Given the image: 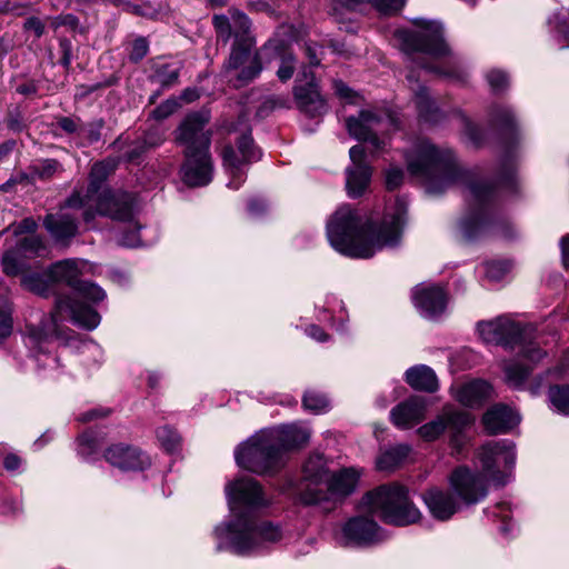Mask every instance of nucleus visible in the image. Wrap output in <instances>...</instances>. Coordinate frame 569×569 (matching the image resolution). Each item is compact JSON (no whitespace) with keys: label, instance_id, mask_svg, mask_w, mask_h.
Returning <instances> with one entry per match:
<instances>
[{"label":"nucleus","instance_id":"1","mask_svg":"<svg viewBox=\"0 0 569 569\" xmlns=\"http://www.w3.org/2000/svg\"><path fill=\"white\" fill-rule=\"evenodd\" d=\"M409 173L420 179L430 194H439L456 183L467 184L470 212L461 220L460 229L467 240L486 233L491 223L496 200L501 193H516L517 178L503 160V172L495 186L472 181V173L462 169L448 148H438L428 140L417 141L406 154Z\"/></svg>","mask_w":569,"mask_h":569},{"label":"nucleus","instance_id":"2","mask_svg":"<svg viewBox=\"0 0 569 569\" xmlns=\"http://www.w3.org/2000/svg\"><path fill=\"white\" fill-rule=\"evenodd\" d=\"M81 264L80 260L64 259L49 267L53 287L64 283L73 290V296H59L50 318L38 327L28 328L27 345L37 350L34 360L39 367L59 369V357L50 356L48 346L53 340H59L64 346L69 343L70 337L61 328L62 321L69 319L87 330L96 329L101 321L100 315L82 300L99 302L106 298V292L92 282L80 280Z\"/></svg>","mask_w":569,"mask_h":569},{"label":"nucleus","instance_id":"3","mask_svg":"<svg viewBox=\"0 0 569 569\" xmlns=\"http://www.w3.org/2000/svg\"><path fill=\"white\" fill-rule=\"evenodd\" d=\"M407 201L396 199L388 207L380 223L365 221L349 204L339 207L327 222V237L331 247L339 253L368 259L383 248L396 247L401 239L406 221Z\"/></svg>","mask_w":569,"mask_h":569},{"label":"nucleus","instance_id":"4","mask_svg":"<svg viewBox=\"0 0 569 569\" xmlns=\"http://www.w3.org/2000/svg\"><path fill=\"white\" fill-rule=\"evenodd\" d=\"M477 330L483 342L502 346L516 351L517 359L505 363L507 383L512 388H522L533 369L546 352L540 348L541 339L531 325L498 317L490 321H480Z\"/></svg>","mask_w":569,"mask_h":569},{"label":"nucleus","instance_id":"5","mask_svg":"<svg viewBox=\"0 0 569 569\" xmlns=\"http://www.w3.org/2000/svg\"><path fill=\"white\" fill-rule=\"evenodd\" d=\"M416 30L395 32L400 48L407 54H421L415 66L438 77L463 81L467 69L460 56L452 52L443 37V27L437 21L417 19Z\"/></svg>","mask_w":569,"mask_h":569},{"label":"nucleus","instance_id":"6","mask_svg":"<svg viewBox=\"0 0 569 569\" xmlns=\"http://www.w3.org/2000/svg\"><path fill=\"white\" fill-rule=\"evenodd\" d=\"M112 166L108 161L92 166L89 186L86 190L76 189L67 199L66 207L82 209L84 222H91L97 216H103L123 222H133L137 213L136 197L128 192L102 190V184Z\"/></svg>","mask_w":569,"mask_h":569},{"label":"nucleus","instance_id":"7","mask_svg":"<svg viewBox=\"0 0 569 569\" xmlns=\"http://www.w3.org/2000/svg\"><path fill=\"white\" fill-rule=\"evenodd\" d=\"M210 114L191 113L186 117L177 130V141L186 146V163L182 167V180L190 187H201L210 182L211 131L206 129Z\"/></svg>","mask_w":569,"mask_h":569},{"label":"nucleus","instance_id":"8","mask_svg":"<svg viewBox=\"0 0 569 569\" xmlns=\"http://www.w3.org/2000/svg\"><path fill=\"white\" fill-rule=\"evenodd\" d=\"M249 29L250 21L242 12L233 11L230 18L216 14V33L224 40L231 34L236 38L226 64L227 71H237L236 87L252 81L262 70L260 52L256 49L254 39L248 33Z\"/></svg>","mask_w":569,"mask_h":569},{"label":"nucleus","instance_id":"9","mask_svg":"<svg viewBox=\"0 0 569 569\" xmlns=\"http://www.w3.org/2000/svg\"><path fill=\"white\" fill-rule=\"evenodd\" d=\"M220 548L251 556L268 551L283 539L282 527L272 521L254 522L253 518L230 520L218 530Z\"/></svg>","mask_w":569,"mask_h":569},{"label":"nucleus","instance_id":"10","mask_svg":"<svg viewBox=\"0 0 569 569\" xmlns=\"http://www.w3.org/2000/svg\"><path fill=\"white\" fill-rule=\"evenodd\" d=\"M360 508L396 526H408L421 518L420 510L409 497V490L396 482L367 492L361 498Z\"/></svg>","mask_w":569,"mask_h":569},{"label":"nucleus","instance_id":"11","mask_svg":"<svg viewBox=\"0 0 569 569\" xmlns=\"http://www.w3.org/2000/svg\"><path fill=\"white\" fill-rule=\"evenodd\" d=\"M273 439L262 429L241 442L234 450L238 467L258 476L278 473L286 460Z\"/></svg>","mask_w":569,"mask_h":569},{"label":"nucleus","instance_id":"12","mask_svg":"<svg viewBox=\"0 0 569 569\" xmlns=\"http://www.w3.org/2000/svg\"><path fill=\"white\" fill-rule=\"evenodd\" d=\"M480 473L495 486L507 485L516 466V447L511 440H491L476 451Z\"/></svg>","mask_w":569,"mask_h":569},{"label":"nucleus","instance_id":"13","mask_svg":"<svg viewBox=\"0 0 569 569\" xmlns=\"http://www.w3.org/2000/svg\"><path fill=\"white\" fill-rule=\"evenodd\" d=\"M475 418L469 412L446 406L439 416L418 428L417 433L425 441L431 442L448 429L449 445L455 453L459 455L469 442L467 430Z\"/></svg>","mask_w":569,"mask_h":569},{"label":"nucleus","instance_id":"14","mask_svg":"<svg viewBox=\"0 0 569 569\" xmlns=\"http://www.w3.org/2000/svg\"><path fill=\"white\" fill-rule=\"evenodd\" d=\"M226 495L233 519H250L252 513L272 505L263 487L253 478H240L226 486Z\"/></svg>","mask_w":569,"mask_h":569},{"label":"nucleus","instance_id":"15","mask_svg":"<svg viewBox=\"0 0 569 569\" xmlns=\"http://www.w3.org/2000/svg\"><path fill=\"white\" fill-rule=\"evenodd\" d=\"M346 124L351 137L370 144L372 156L387 146L386 139L379 138V134L390 128H397V123L390 114L377 109H363L357 117H349Z\"/></svg>","mask_w":569,"mask_h":569},{"label":"nucleus","instance_id":"16","mask_svg":"<svg viewBox=\"0 0 569 569\" xmlns=\"http://www.w3.org/2000/svg\"><path fill=\"white\" fill-rule=\"evenodd\" d=\"M229 131H241L238 139V153L232 147L224 148L222 152L223 167L231 174L232 180L228 182V188L237 190L244 181V174L241 166L247 162H253L260 159L261 154L259 149L253 144V140L248 127V117L241 114L238 119V124L229 128Z\"/></svg>","mask_w":569,"mask_h":569},{"label":"nucleus","instance_id":"17","mask_svg":"<svg viewBox=\"0 0 569 569\" xmlns=\"http://www.w3.org/2000/svg\"><path fill=\"white\" fill-rule=\"evenodd\" d=\"M361 472L356 468H343L328 478L325 488L309 489L302 496V503L307 506L345 499L355 492Z\"/></svg>","mask_w":569,"mask_h":569},{"label":"nucleus","instance_id":"18","mask_svg":"<svg viewBox=\"0 0 569 569\" xmlns=\"http://www.w3.org/2000/svg\"><path fill=\"white\" fill-rule=\"evenodd\" d=\"M448 480L452 493L465 506L477 505L488 496V480L467 466L455 468Z\"/></svg>","mask_w":569,"mask_h":569},{"label":"nucleus","instance_id":"19","mask_svg":"<svg viewBox=\"0 0 569 569\" xmlns=\"http://www.w3.org/2000/svg\"><path fill=\"white\" fill-rule=\"evenodd\" d=\"M293 97L298 108L310 117L322 116L328 111V104L320 94L315 74L307 68L298 74Z\"/></svg>","mask_w":569,"mask_h":569},{"label":"nucleus","instance_id":"20","mask_svg":"<svg viewBox=\"0 0 569 569\" xmlns=\"http://www.w3.org/2000/svg\"><path fill=\"white\" fill-rule=\"evenodd\" d=\"M350 164L346 168V190L350 198L361 197L369 188L372 167L362 146L349 150Z\"/></svg>","mask_w":569,"mask_h":569},{"label":"nucleus","instance_id":"21","mask_svg":"<svg viewBox=\"0 0 569 569\" xmlns=\"http://www.w3.org/2000/svg\"><path fill=\"white\" fill-rule=\"evenodd\" d=\"M381 538L380 527L373 520L358 516L342 526L338 541L343 547H360L375 543Z\"/></svg>","mask_w":569,"mask_h":569},{"label":"nucleus","instance_id":"22","mask_svg":"<svg viewBox=\"0 0 569 569\" xmlns=\"http://www.w3.org/2000/svg\"><path fill=\"white\" fill-rule=\"evenodd\" d=\"M412 301L422 317L433 319L446 310L448 295L439 284L420 283L412 290Z\"/></svg>","mask_w":569,"mask_h":569},{"label":"nucleus","instance_id":"23","mask_svg":"<svg viewBox=\"0 0 569 569\" xmlns=\"http://www.w3.org/2000/svg\"><path fill=\"white\" fill-rule=\"evenodd\" d=\"M106 460L123 470V471H142L150 467V458L140 449L124 446L113 445L104 452Z\"/></svg>","mask_w":569,"mask_h":569},{"label":"nucleus","instance_id":"24","mask_svg":"<svg viewBox=\"0 0 569 569\" xmlns=\"http://www.w3.org/2000/svg\"><path fill=\"white\" fill-rule=\"evenodd\" d=\"M66 201L56 213H48L43 219V227L52 239L64 246L78 233V220L72 214L66 212Z\"/></svg>","mask_w":569,"mask_h":569},{"label":"nucleus","instance_id":"25","mask_svg":"<svg viewBox=\"0 0 569 569\" xmlns=\"http://www.w3.org/2000/svg\"><path fill=\"white\" fill-rule=\"evenodd\" d=\"M330 477L329 467L323 455H310L302 466L301 488L299 500L302 503V496L309 489H322Z\"/></svg>","mask_w":569,"mask_h":569},{"label":"nucleus","instance_id":"26","mask_svg":"<svg viewBox=\"0 0 569 569\" xmlns=\"http://www.w3.org/2000/svg\"><path fill=\"white\" fill-rule=\"evenodd\" d=\"M422 499L430 515L439 521L451 519L460 509L458 500L445 489L430 488L423 492Z\"/></svg>","mask_w":569,"mask_h":569},{"label":"nucleus","instance_id":"27","mask_svg":"<svg viewBox=\"0 0 569 569\" xmlns=\"http://www.w3.org/2000/svg\"><path fill=\"white\" fill-rule=\"evenodd\" d=\"M267 430L274 438L284 459L289 450L306 445L311 436V430L302 423L281 425Z\"/></svg>","mask_w":569,"mask_h":569},{"label":"nucleus","instance_id":"28","mask_svg":"<svg viewBox=\"0 0 569 569\" xmlns=\"http://www.w3.org/2000/svg\"><path fill=\"white\" fill-rule=\"evenodd\" d=\"M520 422L516 410L506 405H496L482 417V425L490 435L507 433Z\"/></svg>","mask_w":569,"mask_h":569},{"label":"nucleus","instance_id":"29","mask_svg":"<svg viewBox=\"0 0 569 569\" xmlns=\"http://www.w3.org/2000/svg\"><path fill=\"white\" fill-rule=\"evenodd\" d=\"M427 402L422 397H411L396 406L390 418L392 423L400 429H408L423 420Z\"/></svg>","mask_w":569,"mask_h":569},{"label":"nucleus","instance_id":"30","mask_svg":"<svg viewBox=\"0 0 569 569\" xmlns=\"http://www.w3.org/2000/svg\"><path fill=\"white\" fill-rule=\"evenodd\" d=\"M491 386L485 380H471L451 387L452 397L462 406H481L491 395Z\"/></svg>","mask_w":569,"mask_h":569},{"label":"nucleus","instance_id":"31","mask_svg":"<svg viewBox=\"0 0 569 569\" xmlns=\"http://www.w3.org/2000/svg\"><path fill=\"white\" fill-rule=\"evenodd\" d=\"M407 80L413 93L419 117L427 122H437L440 119V111L435 101L429 97L427 88L420 84L413 68L408 73Z\"/></svg>","mask_w":569,"mask_h":569},{"label":"nucleus","instance_id":"32","mask_svg":"<svg viewBox=\"0 0 569 569\" xmlns=\"http://www.w3.org/2000/svg\"><path fill=\"white\" fill-rule=\"evenodd\" d=\"M407 383L420 391L435 392L438 389V379L435 371L425 365H418L406 371Z\"/></svg>","mask_w":569,"mask_h":569},{"label":"nucleus","instance_id":"33","mask_svg":"<svg viewBox=\"0 0 569 569\" xmlns=\"http://www.w3.org/2000/svg\"><path fill=\"white\" fill-rule=\"evenodd\" d=\"M490 120L492 126L501 131V133L505 136H511L517 140L519 139L520 131L517 117L512 108L509 106H495L490 112Z\"/></svg>","mask_w":569,"mask_h":569},{"label":"nucleus","instance_id":"34","mask_svg":"<svg viewBox=\"0 0 569 569\" xmlns=\"http://www.w3.org/2000/svg\"><path fill=\"white\" fill-rule=\"evenodd\" d=\"M21 286L26 290L43 298L56 292L49 268L43 272H30L24 274L21 278Z\"/></svg>","mask_w":569,"mask_h":569},{"label":"nucleus","instance_id":"35","mask_svg":"<svg viewBox=\"0 0 569 569\" xmlns=\"http://www.w3.org/2000/svg\"><path fill=\"white\" fill-rule=\"evenodd\" d=\"M569 11L561 9L548 19V28L551 38L561 49L569 48Z\"/></svg>","mask_w":569,"mask_h":569},{"label":"nucleus","instance_id":"36","mask_svg":"<svg viewBox=\"0 0 569 569\" xmlns=\"http://www.w3.org/2000/svg\"><path fill=\"white\" fill-rule=\"evenodd\" d=\"M411 451L408 445H397L381 452L377 460L376 466L380 471H391L398 468L409 456Z\"/></svg>","mask_w":569,"mask_h":569},{"label":"nucleus","instance_id":"37","mask_svg":"<svg viewBox=\"0 0 569 569\" xmlns=\"http://www.w3.org/2000/svg\"><path fill=\"white\" fill-rule=\"evenodd\" d=\"M548 398L555 411L563 416H569V385H556L550 387Z\"/></svg>","mask_w":569,"mask_h":569},{"label":"nucleus","instance_id":"38","mask_svg":"<svg viewBox=\"0 0 569 569\" xmlns=\"http://www.w3.org/2000/svg\"><path fill=\"white\" fill-rule=\"evenodd\" d=\"M29 170H31L32 178L40 180H49L57 172L62 171V166L56 159H44L32 164Z\"/></svg>","mask_w":569,"mask_h":569},{"label":"nucleus","instance_id":"39","mask_svg":"<svg viewBox=\"0 0 569 569\" xmlns=\"http://www.w3.org/2000/svg\"><path fill=\"white\" fill-rule=\"evenodd\" d=\"M156 435L160 446L166 451L173 453L180 449L181 437L174 429L163 426L157 429Z\"/></svg>","mask_w":569,"mask_h":569},{"label":"nucleus","instance_id":"40","mask_svg":"<svg viewBox=\"0 0 569 569\" xmlns=\"http://www.w3.org/2000/svg\"><path fill=\"white\" fill-rule=\"evenodd\" d=\"M18 251L24 258H32L41 256L46 251V246L42 239L38 236H30L22 238L17 244Z\"/></svg>","mask_w":569,"mask_h":569},{"label":"nucleus","instance_id":"41","mask_svg":"<svg viewBox=\"0 0 569 569\" xmlns=\"http://www.w3.org/2000/svg\"><path fill=\"white\" fill-rule=\"evenodd\" d=\"M510 263L507 261H487L481 266V272L491 282L501 281L510 271Z\"/></svg>","mask_w":569,"mask_h":569},{"label":"nucleus","instance_id":"42","mask_svg":"<svg viewBox=\"0 0 569 569\" xmlns=\"http://www.w3.org/2000/svg\"><path fill=\"white\" fill-rule=\"evenodd\" d=\"M303 408L315 415H320L329 409L327 397L317 391H307L302 399Z\"/></svg>","mask_w":569,"mask_h":569},{"label":"nucleus","instance_id":"43","mask_svg":"<svg viewBox=\"0 0 569 569\" xmlns=\"http://www.w3.org/2000/svg\"><path fill=\"white\" fill-rule=\"evenodd\" d=\"M23 254L18 251V248L8 250L2 257L3 272L8 276H17L24 267Z\"/></svg>","mask_w":569,"mask_h":569},{"label":"nucleus","instance_id":"44","mask_svg":"<svg viewBox=\"0 0 569 569\" xmlns=\"http://www.w3.org/2000/svg\"><path fill=\"white\" fill-rule=\"evenodd\" d=\"M11 305L7 300L0 301V342L8 338L12 332Z\"/></svg>","mask_w":569,"mask_h":569},{"label":"nucleus","instance_id":"45","mask_svg":"<svg viewBox=\"0 0 569 569\" xmlns=\"http://www.w3.org/2000/svg\"><path fill=\"white\" fill-rule=\"evenodd\" d=\"M32 9L30 2H21L16 0H4L0 2V16L10 14L13 17H23Z\"/></svg>","mask_w":569,"mask_h":569},{"label":"nucleus","instance_id":"46","mask_svg":"<svg viewBox=\"0 0 569 569\" xmlns=\"http://www.w3.org/2000/svg\"><path fill=\"white\" fill-rule=\"evenodd\" d=\"M179 78V70L169 66H161L156 70L153 79L162 88H169L177 83Z\"/></svg>","mask_w":569,"mask_h":569},{"label":"nucleus","instance_id":"47","mask_svg":"<svg viewBox=\"0 0 569 569\" xmlns=\"http://www.w3.org/2000/svg\"><path fill=\"white\" fill-rule=\"evenodd\" d=\"M179 108V101L176 98H169L152 111V117L157 120H163L174 113Z\"/></svg>","mask_w":569,"mask_h":569},{"label":"nucleus","instance_id":"48","mask_svg":"<svg viewBox=\"0 0 569 569\" xmlns=\"http://www.w3.org/2000/svg\"><path fill=\"white\" fill-rule=\"evenodd\" d=\"M487 81L493 92H500L508 87V76L501 70H491L487 73Z\"/></svg>","mask_w":569,"mask_h":569},{"label":"nucleus","instance_id":"49","mask_svg":"<svg viewBox=\"0 0 569 569\" xmlns=\"http://www.w3.org/2000/svg\"><path fill=\"white\" fill-rule=\"evenodd\" d=\"M148 50H149L148 41L142 37L137 38L132 43V49L129 54V58L133 62H139L147 56Z\"/></svg>","mask_w":569,"mask_h":569},{"label":"nucleus","instance_id":"50","mask_svg":"<svg viewBox=\"0 0 569 569\" xmlns=\"http://www.w3.org/2000/svg\"><path fill=\"white\" fill-rule=\"evenodd\" d=\"M335 93L342 100L355 103L358 94L341 80H333Z\"/></svg>","mask_w":569,"mask_h":569},{"label":"nucleus","instance_id":"51","mask_svg":"<svg viewBox=\"0 0 569 569\" xmlns=\"http://www.w3.org/2000/svg\"><path fill=\"white\" fill-rule=\"evenodd\" d=\"M78 451L81 456H89L97 448V441L90 432H84L78 438Z\"/></svg>","mask_w":569,"mask_h":569},{"label":"nucleus","instance_id":"52","mask_svg":"<svg viewBox=\"0 0 569 569\" xmlns=\"http://www.w3.org/2000/svg\"><path fill=\"white\" fill-rule=\"evenodd\" d=\"M129 8L132 13L149 19H156L160 14V10L152 6L150 2H144L142 4H130Z\"/></svg>","mask_w":569,"mask_h":569},{"label":"nucleus","instance_id":"53","mask_svg":"<svg viewBox=\"0 0 569 569\" xmlns=\"http://www.w3.org/2000/svg\"><path fill=\"white\" fill-rule=\"evenodd\" d=\"M403 181V171L400 168L391 167L386 171V187L388 190H395Z\"/></svg>","mask_w":569,"mask_h":569},{"label":"nucleus","instance_id":"54","mask_svg":"<svg viewBox=\"0 0 569 569\" xmlns=\"http://www.w3.org/2000/svg\"><path fill=\"white\" fill-rule=\"evenodd\" d=\"M461 121L463 124V133L465 136L476 146L480 144L481 142V131L480 129L473 124L469 119L466 117H461Z\"/></svg>","mask_w":569,"mask_h":569},{"label":"nucleus","instance_id":"55","mask_svg":"<svg viewBox=\"0 0 569 569\" xmlns=\"http://www.w3.org/2000/svg\"><path fill=\"white\" fill-rule=\"evenodd\" d=\"M134 230L123 233L121 238L119 239V242L124 247H137L141 244V240L139 237V230L141 229V226L138 222H133Z\"/></svg>","mask_w":569,"mask_h":569},{"label":"nucleus","instance_id":"56","mask_svg":"<svg viewBox=\"0 0 569 569\" xmlns=\"http://www.w3.org/2000/svg\"><path fill=\"white\" fill-rule=\"evenodd\" d=\"M295 59L289 56L282 59L281 66L279 67L277 71V76L281 81H287L293 76L295 66H293Z\"/></svg>","mask_w":569,"mask_h":569},{"label":"nucleus","instance_id":"57","mask_svg":"<svg viewBox=\"0 0 569 569\" xmlns=\"http://www.w3.org/2000/svg\"><path fill=\"white\" fill-rule=\"evenodd\" d=\"M23 29L26 31H32L37 38L42 37V34L44 33V24L37 17L28 18L23 23Z\"/></svg>","mask_w":569,"mask_h":569},{"label":"nucleus","instance_id":"58","mask_svg":"<svg viewBox=\"0 0 569 569\" xmlns=\"http://www.w3.org/2000/svg\"><path fill=\"white\" fill-rule=\"evenodd\" d=\"M306 333L318 342H325L329 339V336L317 325H311L306 329Z\"/></svg>","mask_w":569,"mask_h":569},{"label":"nucleus","instance_id":"59","mask_svg":"<svg viewBox=\"0 0 569 569\" xmlns=\"http://www.w3.org/2000/svg\"><path fill=\"white\" fill-rule=\"evenodd\" d=\"M37 227H38V224L33 219L26 218L19 223L14 233L20 234V233L34 232L37 230Z\"/></svg>","mask_w":569,"mask_h":569},{"label":"nucleus","instance_id":"60","mask_svg":"<svg viewBox=\"0 0 569 569\" xmlns=\"http://www.w3.org/2000/svg\"><path fill=\"white\" fill-rule=\"evenodd\" d=\"M320 50V47L317 44H306V54L309 59V63L312 67H317L320 64V59L318 58V52Z\"/></svg>","mask_w":569,"mask_h":569},{"label":"nucleus","instance_id":"61","mask_svg":"<svg viewBox=\"0 0 569 569\" xmlns=\"http://www.w3.org/2000/svg\"><path fill=\"white\" fill-rule=\"evenodd\" d=\"M561 258L563 267L569 270V234L560 240Z\"/></svg>","mask_w":569,"mask_h":569},{"label":"nucleus","instance_id":"62","mask_svg":"<svg viewBox=\"0 0 569 569\" xmlns=\"http://www.w3.org/2000/svg\"><path fill=\"white\" fill-rule=\"evenodd\" d=\"M20 458L14 453H9L3 459V467L9 471H14L20 467Z\"/></svg>","mask_w":569,"mask_h":569},{"label":"nucleus","instance_id":"63","mask_svg":"<svg viewBox=\"0 0 569 569\" xmlns=\"http://www.w3.org/2000/svg\"><path fill=\"white\" fill-rule=\"evenodd\" d=\"M508 506L506 503H499L495 506L491 510H487L492 517L495 518H501L502 522H505L508 519Z\"/></svg>","mask_w":569,"mask_h":569},{"label":"nucleus","instance_id":"64","mask_svg":"<svg viewBox=\"0 0 569 569\" xmlns=\"http://www.w3.org/2000/svg\"><path fill=\"white\" fill-rule=\"evenodd\" d=\"M4 513L17 516L22 512V503L19 500H10L4 503Z\"/></svg>","mask_w":569,"mask_h":569}]
</instances>
